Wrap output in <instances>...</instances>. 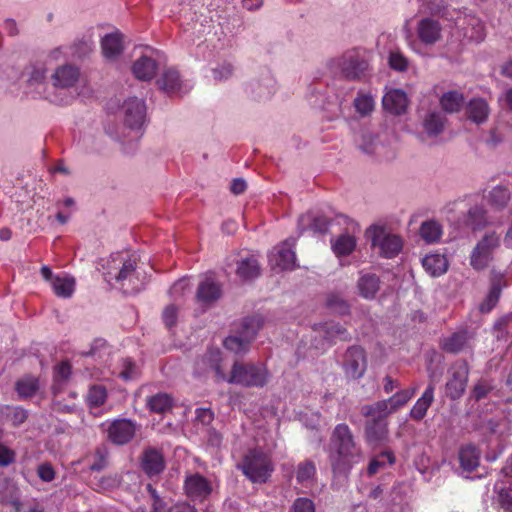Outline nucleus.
I'll return each instance as SVG.
<instances>
[{"instance_id":"1","label":"nucleus","mask_w":512,"mask_h":512,"mask_svg":"<svg viewBox=\"0 0 512 512\" xmlns=\"http://www.w3.org/2000/svg\"><path fill=\"white\" fill-rule=\"evenodd\" d=\"M103 268L105 280L109 284L115 282L126 294H136L144 288L145 281L137 271L136 259L126 253L111 254Z\"/></svg>"},{"instance_id":"2","label":"nucleus","mask_w":512,"mask_h":512,"mask_svg":"<svg viewBox=\"0 0 512 512\" xmlns=\"http://www.w3.org/2000/svg\"><path fill=\"white\" fill-rule=\"evenodd\" d=\"M332 469L335 473L346 474L351 468V460L359 455L353 433L347 424H338L330 438Z\"/></svg>"},{"instance_id":"3","label":"nucleus","mask_w":512,"mask_h":512,"mask_svg":"<svg viewBox=\"0 0 512 512\" xmlns=\"http://www.w3.org/2000/svg\"><path fill=\"white\" fill-rule=\"evenodd\" d=\"M225 381L247 388H262L269 381V372L263 364L236 361Z\"/></svg>"},{"instance_id":"4","label":"nucleus","mask_w":512,"mask_h":512,"mask_svg":"<svg viewBox=\"0 0 512 512\" xmlns=\"http://www.w3.org/2000/svg\"><path fill=\"white\" fill-rule=\"evenodd\" d=\"M368 67L367 60L357 50L347 51L342 56L329 62L332 73L350 81L361 80L365 76Z\"/></svg>"},{"instance_id":"5","label":"nucleus","mask_w":512,"mask_h":512,"mask_svg":"<svg viewBox=\"0 0 512 512\" xmlns=\"http://www.w3.org/2000/svg\"><path fill=\"white\" fill-rule=\"evenodd\" d=\"M262 324L263 319L260 315L243 318L237 327V334L228 336L224 340V347L235 354L246 353Z\"/></svg>"},{"instance_id":"6","label":"nucleus","mask_w":512,"mask_h":512,"mask_svg":"<svg viewBox=\"0 0 512 512\" xmlns=\"http://www.w3.org/2000/svg\"><path fill=\"white\" fill-rule=\"evenodd\" d=\"M501 236L496 231H488L477 241L473 247L469 264L475 271L487 269L494 260L495 252L500 248Z\"/></svg>"},{"instance_id":"7","label":"nucleus","mask_w":512,"mask_h":512,"mask_svg":"<svg viewBox=\"0 0 512 512\" xmlns=\"http://www.w3.org/2000/svg\"><path fill=\"white\" fill-rule=\"evenodd\" d=\"M373 404L363 405L360 409L362 416L368 418L364 426V438L368 445L373 448L384 445L389 440L388 415L385 413L369 412Z\"/></svg>"},{"instance_id":"8","label":"nucleus","mask_w":512,"mask_h":512,"mask_svg":"<svg viewBox=\"0 0 512 512\" xmlns=\"http://www.w3.org/2000/svg\"><path fill=\"white\" fill-rule=\"evenodd\" d=\"M240 468L243 474L254 483H264L273 471V464L267 454L260 450H250L243 458Z\"/></svg>"},{"instance_id":"9","label":"nucleus","mask_w":512,"mask_h":512,"mask_svg":"<svg viewBox=\"0 0 512 512\" xmlns=\"http://www.w3.org/2000/svg\"><path fill=\"white\" fill-rule=\"evenodd\" d=\"M46 80V68L34 67L27 79L28 93L31 94L33 98L46 99L54 104H67L70 100V97L67 95L60 96L55 91H52L51 84H49Z\"/></svg>"},{"instance_id":"10","label":"nucleus","mask_w":512,"mask_h":512,"mask_svg":"<svg viewBox=\"0 0 512 512\" xmlns=\"http://www.w3.org/2000/svg\"><path fill=\"white\" fill-rule=\"evenodd\" d=\"M366 237L371 240L373 247H378L381 255L386 258L395 257L402 249V239L388 232L385 227L372 225L366 230Z\"/></svg>"},{"instance_id":"11","label":"nucleus","mask_w":512,"mask_h":512,"mask_svg":"<svg viewBox=\"0 0 512 512\" xmlns=\"http://www.w3.org/2000/svg\"><path fill=\"white\" fill-rule=\"evenodd\" d=\"M121 116L125 128L135 133L133 138L138 139L146 119L145 102L137 97L128 98L121 107Z\"/></svg>"},{"instance_id":"12","label":"nucleus","mask_w":512,"mask_h":512,"mask_svg":"<svg viewBox=\"0 0 512 512\" xmlns=\"http://www.w3.org/2000/svg\"><path fill=\"white\" fill-rule=\"evenodd\" d=\"M469 365L464 360L454 362L448 370V379L445 384V394L451 400L460 399L468 383Z\"/></svg>"},{"instance_id":"13","label":"nucleus","mask_w":512,"mask_h":512,"mask_svg":"<svg viewBox=\"0 0 512 512\" xmlns=\"http://www.w3.org/2000/svg\"><path fill=\"white\" fill-rule=\"evenodd\" d=\"M183 488L186 496L195 502L207 500L213 491L211 481L200 473H188Z\"/></svg>"},{"instance_id":"14","label":"nucleus","mask_w":512,"mask_h":512,"mask_svg":"<svg viewBox=\"0 0 512 512\" xmlns=\"http://www.w3.org/2000/svg\"><path fill=\"white\" fill-rule=\"evenodd\" d=\"M342 366L348 378L360 379L367 368L364 349L360 346L349 347L343 355Z\"/></svg>"},{"instance_id":"15","label":"nucleus","mask_w":512,"mask_h":512,"mask_svg":"<svg viewBox=\"0 0 512 512\" xmlns=\"http://www.w3.org/2000/svg\"><path fill=\"white\" fill-rule=\"evenodd\" d=\"M294 239H288L269 253V265L273 270H292L296 267V255L292 249Z\"/></svg>"},{"instance_id":"16","label":"nucleus","mask_w":512,"mask_h":512,"mask_svg":"<svg viewBox=\"0 0 512 512\" xmlns=\"http://www.w3.org/2000/svg\"><path fill=\"white\" fill-rule=\"evenodd\" d=\"M416 390V388L403 389L396 392L388 399L376 401L372 403V408H367V413H385L389 416L404 407L415 395Z\"/></svg>"},{"instance_id":"17","label":"nucleus","mask_w":512,"mask_h":512,"mask_svg":"<svg viewBox=\"0 0 512 512\" xmlns=\"http://www.w3.org/2000/svg\"><path fill=\"white\" fill-rule=\"evenodd\" d=\"M79 76L78 68L73 65L67 64L57 67L50 75L52 91L62 96L58 91H66L73 87L78 82Z\"/></svg>"},{"instance_id":"18","label":"nucleus","mask_w":512,"mask_h":512,"mask_svg":"<svg viewBox=\"0 0 512 512\" xmlns=\"http://www.w3.org/2000/svg\"><path fill=\"white\" fill-rule=\"evenodd\" d=\"M157 85L160 90L168 95L181 96L191 89V86L182 81L179 72L173 68L166 69L161 74L157 79Z\"/></svg>"},{"instance_id":"19","label":"nucleus","mask_w":512,"mask_h":512,"mask_svg":"<svg viewBox=\"0 0 512 512\" xmlns=\"http://www.w3.org/2000/svg\"><path fill=\"white\" fill-rule=\"evenodd\" d=\"M136 433V423L129 419H116L107 428L108 439L117 445L130 442Z\"/></svg>"},{"instance_id":"20","label":"nucleus","mask_w":512,"mask_h":512,"mask_svg":"<svg viewBox=\"0 0 512 512\" xmlns=\"http://www.w3.org/2000/svg\"><path fill=\"white\" fill-rule=\"evenodd\" d=\"M221 362V352L218 349H211L197 362V370L201 374L214 372L217 381H225L227 375Z\"/></svg>"},{"instance_id":"21","label":"nucleus","mask_w":512,"mask_h":512,"mask_svg":"<svg viewBox=\"0 0 512 512\" xmlns=\"http://www.w3.org/2000/svg\"><path fill=\"white\" fill-rule=\"evenodd\" d=\"M491 287L486 299L481 303L480 310L483 313L490 312L497 304L501 291L506 287L507 283L504 274L492 269L490 272Z\"/></svg>"},{"instance_id":"22","label":"nucleus","mask_w":512,"mask_h":512,"mask_svg":"<svg viewBox=\"0 0 512 512\" xmlns=\"http://www.w3.org/2000/svg\"><path fill=\"white\" fill-rule=\"evenodd\" d=\"M436 382L437 379L435 375L431 374L428 386L426 387L422 396L416 401V403L410 410L409 415L413 420L421 421L425 417L429 407L432 405L434 401V391Z\"/></svg>"},{"instance_id":"23","label":"nucleus","mask_w":512,"mask_h":512,"mask_svg":"<svg viewBox=\"0 0 512 512\" xmlns=\"http://www.w3.org/2000/svg\"><path fill=\"white\" fill-rule=\"evenodd\" d=\"M417 34L421 42L426 45H433L441 39L442 27L437 20L424 17L418 22Z\"/></svg>"},{"instance_id":"24","label":"nucleus","mask_w":512,"mask_h":512,"mask_svg":"<svg viewBox=\"0 0 512 512\" xmlns=\"http://www.w3.org/2000/svg\"><path fill=\"white\" fill-rule=\"evenodd\" d=\"M141 468L150 477L159 475L165 468L163 454L156 448H146L141 456Z\"/></svg>"},{"instance_id":"25","label":"nucleus","mask_w":512,"mask_h":512,"mask_svg":"<svg viewBox=\"0 0 512 512\" xmlns=\"http://www.w3.org/2000/svg\"><path fill=\"white\" fill-rule=\"evenodd\" d=\"M222 294L221 286L212 279H205L198 285L195 295L196 302L201 306H209L216 302Z\"/></svg>"},{"instance_id":"26","label":"nucleus","mask_w":512,"mask_h":512,"mask_svg":"<svg viewBox=\"0 0 512 512\" xmlns=\"http://www.w3.org/2000/svg\"><path fill=\"white\" fill-rule=\"evenodd\" d=\"M382 103L386 111L394 115H401L406 112L408 98L403 90L392 89L384 95Z\"/></svg>"},{"instance_id":"27","label":"nucleus","mask_w":512,"mask_h":512,"mask_svg":"<svg viewBox=\"0 0 512 512\" xmlns=\"http://www.w3.org/2000/svg\"><path fill=\"white\" fill-rule=\"evenodd\" d=\"M123 38L124 35L119 30L106 34L102 38L101 48L107 59H115L123 52Z\"/></svg>"},{"instance_id":"28","label":"nucleus","mask_w":512,"mask_h":512,"mask_svg":"<svg viewBox=\"0 0 512 512\" xmlns=\"http://www.w3.org/2000/svg\"><path fill=\"white\" fill-rule=\"evenodd\" d=\"M462 222L473 231L483 229L488 224L487 211L482 205H473L463 214Z\"/></svg>"},{"instance_id":"29","label":"nucleus","mask_w":512,"mask_h":512,"mask_svg":"<svg viewBox=\"0 0 512 512\" xmlns=\"http://www.w3.org/2000/svg\"><path fill=\"white\" fill-rule=\"evenodd\" d=\"M473 333L468 330H458L443 340L442 347L449 353H459L472 340Z\"/></svg>"},{"instance_id":"30","label":"nucleus","mask_w":512,"mask_h":512,"mask_svg":"<svg viewBox=\"0 0 512 512\" xmlns=\"http://www.w3.org/2000/svg\"><path fill=\"white\" fill-rule=\"evenodd\" d=\"M157 68L158 65L153 58L142 56L133 63L132 72L137 79L149 81L155 76Z\"/></svg>"},{"instance_id":"31","label":"nucleus","mask_w":512,"mask_h":512,"mask_svg":"<svg viewBox=\"0 0 512 512\" xmlns=\"http://www.w3.org/2000/svg\"><path fill=\"white\" fill-rule=\"evenodd\" d=\"M331 220L324 215L308 212L299 218V225L307 227L312 231L324 234L328 231Z\"/></svg>"},{"instance_id":"32","label":"nucleus","mask_w":512,"mask_h":512,"mask_svg":"<svg viewBox=\"0 0 512 512\" xmlns=\"http://www.w3.org/2000/svg\"><path fill=\"white\" fill-rule=\"evenodd\" d=\"M319 333L329 342L350 341L351 335L345 327L339 323L326 322L320 326Z\"/></svg>"},{"instance_id":"33","label":"nucleus","mask_w":512,"mask_h":512,"mask_svg":"<svg viewBox=\"0 0 512 512\" xmlns=\"http://www.w3.org/2000/svg\"><path fill=\"white\" fill-rule=\"evenodd\" d=\"M261 273L258 259L253 256H247L237 262L236 274L243 280H252L257 278Z\"/></svg>"},{"instance_id":"34","label":"nucleus","mask_w":512,"mask_h":512,"mask_svg":"<svg viewBox=\"0 0 512 512\" xmlns=\"http://www.w3.org/2000/svg\"><path fill=\"white\" fill-rule=\"evenodd\" d=\"M76 281L75 278L67 274L57 275L51 288L54 294L59 298H71L75 292Z\"/></svg>"},{"instance_id":"35","label":"nucleus","mask_w":512,"mask_h":512,"mask_svg":"<svg viewBox=\"0 0 512 512\" xmlns=\"http://www.w3.org/2000/svg\"><path fill=\"white\" fill-rule=\"evenodd\" d=\"M357 288L360 296L373 299L380 289V279L375 274L362 275L357 282Z\"/></svg>"},{"instance_id":"36","label":"nucleus","mask_w":512,"mask_h":512,"mask_svg":"<svg viewBox=\"0 0 512 512\" xmlns=\"http://www.w3.org/2000/svg\"><path fill=\"white\" fill-rule=\"evenodd\" d=\"M423 268L434 277L440 276L447 271L448 261L440 254H429L422 259Z\"/></svg>"},{"instance_id":"37","label":"nucleus","mask_w":512,"mask_h":512,"mask_svg":"<svg viewBox=\"0 0 512 512\" xmlns=\"http://www.w3.org/2000/svg\"><path fill=\"white\" fill-rule=\"evenodd\" d=\"M489 106L484 99H472L467 106L468 118L477 123H484L489 115Z\"/></svg>"},{"instance_id":"38","label":"nucleus","mask_w":512,"mask_h":512,"mask_svg":"<svg viewBox=\"0 0 512 512\" xmlns=\"http://www.w3.org/2000/svg\"><path fill=\"white\" fill-rule=\"evenodd\" d=\"M356 247V239L352 234L343 233L331 240L332 251L337 256L350 255Z\"/></svg>"},{"instance_id":"39","label":"nucleus","mask_w":512,"mask_h":512,"mask_svg":"<svg viewBox=\"0 0 512 512\" xmlns=\"http://www.w3.org/2000/svg\"><path fill=\"white\" fill-rule=\"evenodd\" d=\"M146 406L153 413L163 414L173 407V399L167 393H157L146 400Z\"/></svg>"},{"instance_id":"40","label":"nucleus","mask_w":512,"mask_h":512,"mask_svg":"<svg viewBox=\"0 0 512 512\" xmlns=\"http://www.w3.org/2000/svg\"><path fill=\"white\" fill-rule=\"evenodd\" d=\"M479 459L480 454L472 445L462 447L459 452L460 465L465 471H474L479 465Z\"/></svg>"},{"instance_id":"41","label":"nucleus","mask_w":512,"mask_h":512,"mask_svg":"<svg viewBox=\"0 0 512 512\" xmlns=\"http://www.w3.org/2000/svg\"><path fill=\"white\" fill-rule=\"evenodd\" d=\"M39 387L38 378L31 375L20 378L15 384L16 392L22 399L33 397L38 392Z\"/></svg>"},{"instance_id":"42","label":"nucleus","mask_w":512,"mask_h":512,"mask_svg":"<svg viewBox=\"0 0 512 512\" xmlns=\"http://www.w3.org/2000/svg\"><path fill=\"white\" fill-rule=\"evenodd\" d=\"M445 120L440 112H429L423 119V128L429 136H437L443 132Z\"/></svg>"},{"instance_id":"43","label":"nucleus","mask_w":512,"mask_h":512,"mask_svg":"<svg viewBox=\"0 0 512 512\" xmlns=\"http://www.w3.org/2000/svg\"><path fill=\"white\" fill-rule=\"evenodd\" d=\"M71 375V365L68 362H62L54 367L53 395H60L64 385Z\"/></svg>"},{"instance_id":"44","label":"nucleus","mask_w":512,"mask_h":512,"mask_svg":"<svg viewBox=\"0 0 512 512\" xmlns=\"http://www.w3.org/2000/svg\"><path fill=\"white\" fill-rule=\"evenodd\" d=\"M510 191L503 186L494 187L488 195L489 204L496 210H503L510 201Z\"/></svg>"},{"instance_id":"45","label":"nucleus","mask_w":512,"mask_h":512,"mask_svg":"<svg viewBox=\"0 0 512 512\" xmlns=\"http://www.w3.org/2000/svg\"><path fill=\"white\" fill-rule=\"evenodd\" d=\"M316 475V466L313 461L305 460L298 464L296 470L297 481L305 486H308L314 481Z\"/></svg>"},{"instance_id":"46","label":"nucleus","mask_w":512,"mask_h":512,"mask_svg":"<svg viewBox=\"0 0 512 512\" xmlns=\"http://www.w3.org/2000/svg\"><path fill=\"white\" fill-rule=\"evenodd\" d=\"M440 103L443 110H445L448 113H453L461 109V107L464 104V98L462 94L458 92L449 91L443 94V96L440 99Z\"/></svg>"},{"instance_id":"47","label":"nucleus","mask_w":512,"mask_h":512,"mask_svg":"<svg viewBox=\"0 0 512 512\" xmlns=\"http://www.w3.org/2000/svg\"><path fill=\"white\" fill-rule=\"evenodd\" d=\"M420 235L427 243H435L441 238V225L436 221H425L421 224Z\"/></svg>"},{"instance_id":"48","label":"nucleus","mask_w":512,"mask_h":512,"mask_svg":"<svg viewBox=\"0 0 512 512\" xmlns=\"http://www.w3.org/2000/svg\"><path fill=\"white\" fill-rule=\"evenodd\" d=\"M395 462V456L392 451H384L375 456L369 463L368 474L374 475L380 469L385 468L387 465H392Z\"/></svg>"},{"instance_id":"49","label":"nucleus","mask_w":512,"mask_h":512,"mask_svg":"<svg viewBox=\"0 0 512 512\" xmlns=\"http://www.w3.org/2000/svg\"><path fill=\"white\" fill-rule=\"evenodd\" d=\"M326 305L332 312L339 315H346L350 311L349 303L340 294H329L327 296Z\"/></svg>"},{"instance_id":"50","label":"nucleus","mask_w":512,"mask_h":512,"mask_svg":"<svg viewBox=\"0 0 512 512\" xmlns=\"http://www.w3.org/2000/svg\"><path fill=\"white\" fill-rule=\"evenodd\" d=\"M494 329L496 331L495 336L498 340L505 339L507 336L512 337V314L497 321L494 325Z\"/></svg>"},{"instance_id":"51","label":"nucleus","mask_w":512,"mask_h":512,"mask_svg":"<svg viewBox=\"0 0 512 512\" xmlns=\"http://www.w3.org/2000/svg\"><path fill=\"white\" fill-rule=\"evenodd\" d=\"M494 389V384L488 379H480L474 385L471 395L476 401L484 399Z\"/></svg>"},{"instance_id":"52","label":"nucleus","mask_w":512,"mask_h":512,"mask_svg":"<svg viewBox=\"0 0 512 512\" xmlns=\"http://www.w3.org/2000/svg\"><path fill=\"white\" fill-rule=\"evenodd\" d=\"M140 374L138 366L129 358L123 359L121 362V369L119 377L124 380L136 379Z\"/></svg>"},{"instance_id":"53","label":"nucleus","mask_w":512,"mask_h":512,"mask_svg":"<svg viewBox=\"0 0 512 512\" xmlns=\"http://www.w3.org/2000/svg\"><path fill=\"white\" fill-rule=\"evenodd\" d=\"M354 106L356 111L361 115H368L374 109V99L367 94L359 95L354 100Z\"/></svg>"},{"instance_id":"54","label":"nucleus","mask_w":512,"mask_h":512,"mask_svg":"<svg viewBox=\"0 0 512 512\" xmlns=\"http://www.w3.org/2000/svg\"><path fill=\"white\" fill-rule=\"evenodd\" d=\"M107 397L106 389L103 386H93L87 395V402L91 407L102 405Z\"/></svg>"},{"instance_id":"55","label":"nucleus","mask_w":512,"mask_h":512,"mask_svg":"<svg viewBox=\"0 0 512 512\" xmlns=\"http://www.w3.org/2000/svg\"><path fill=\"white\" fill-rule=\"evenodd\" d=\"M497 502L505 512H512V490L501 487L497 491Z\"/></svg>"},{"instance_id":"56","label":"nucleus","mask_w":512,"mask_h":512,"mask_svg":"<svg viewBox=\"0 0 512 512\" xmlns=\"http://www.w3.org/2000/svg\"><path fill=\"white\" fill-rule=\"evenodd\" d=\"M6 409L9 411L7 416L15 426L24 423L28 417L27 411L21 407H7Z\"/></svg>"},{"instance_id":"57","label":"nucleus","mask_w":512,"mask_h":512,"mask_svg":"<svg viewBox=\"0 0 512 512\" xmlns=\"http://www.w3.org/2000/svg\"><path fill=\"white\" fill-rule=\"evenodd\" d=\"M77 409V406L74 402L65 403L63 400L59 399V395H54L53 400V410L59 413H74Z\"/></svg>"},{"instance_id":"58","label":"nucleus","mask_w":512,"mask_h":512,"mask_svg":"<svg viewBox=\"0 0 512 512\" xmlns=\"http://www.w3.org/2000/svg\"><path fill=\"white\" fill-rule=\"evenodd\" d=\"M189 289V280L186 278L179 279L170 288V295L177 299L182 297Z\"/></svg>"},{"instance_id":"59","label":"nucleus","mask_w":512,"mask_h":512,"mask_svg":"<svg viewBox=\"0 0 512 512\" xmlns=\"http://www.w3.org/2000/svg\"><path fill=\"white\" fill-rule=\"evenodd\" d=\"M292 512H315V506L308 498H298L293 503Z\"/></svg>"},{"instance_id":"60","label":"nucleus","mask_w":512,"mask_h":512,"mask_svg":"<svg viewBox=\"0 0 512 512\" xmlns=\"http://www.w3.org/2000/svg\"><path fill=\"white\" fill-rule=\"evenodd\" d=\"M389 64L391 68L397 71H404L407 68L406 58L398 52H392L390 54Z\"/></svg>"},{"instance_id":"61","label":"nucleus","mask_w":512,"mask_h":512,"mask_svg":"<svg viewBox=\"0 0 512 512\" xmlns=\"http://www.w3.org/2000/svg\"><path fill=\"white\" fill-rule=\"evenodd\" d=\"M162 318L166 327L174 326L177 320V308L174 305L166 306L163 310Z\"/></svg>"},{"instance_id":"62","label":"nucleus","mask_w":512,"mask_h":512,"mask_svg":"<svg viewBox=\"0 0 512 512\" xmlns=\"http://www.w3.org/2000/svg\"><path fill=\"white\" fill-rule=\"evenodd\" d=\"M38 476L44 482H51L55 478V471L48 463L39 465L37 469Z\"/></svg>"},{"instance_id":"63","label":"nucleus","mask_w":512,"mask_h":512,"mask_svg":"<svg viewBox=\"0 0 512 512\" xmlns=\"http://www.w3.org/2000/svg\"><path fill=\"white\" fill-rule=\"evenodd\" d=\"M95 457V461L90 465V470L96 472L102 471L107 466V455L101 449H97Z\"/></svg>"},{"instance_id":"64","label":"nucleus","mask_w":512,"mask_h":512,"mask_svg":"<svg viewBox=\"0 0 512 512\" xmlns=\"http://www.w3.org/2000/svg\"><path fill=\"white\" fill-rule=\"evenodd\" d=\"M233 73V66L231 64L225 63L215 69H213V76L215 80H225L228 79Z\"/></svg>"}]
</instances>
